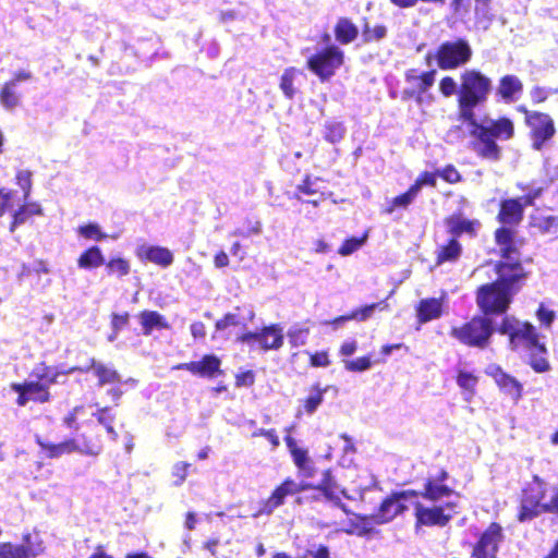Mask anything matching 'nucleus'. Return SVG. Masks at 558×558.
Returning <instances> with one entry per match:
<instances>
[{
    "label": "nucleus",
    "instance_id": "nucleus-1",
    "mask_svg": "<svg viewBox=\"0 0 558 558\" xmlns=\"http://www.w3.org/2000/svg\"><path fill=\"white\" fill-rule=\"evenodd\" d=\"M496 243L499 246L504 262L495 266L496 281L483 284L476 292V304L483 315H475L471 320L460 327H453L450 336L460 343L478 349H485L490 338L498 331L490 315H499L507 312L512 296L519 291L518 283L526 274L519 260L518 243L514 232L501 227L495 232Z\"/></svg>",
    "mask_w": 558,
    "mask_h": 558
},
{
    "label": "nucleus",
    "instance_id": "nucleus-2",
    "mask_svg": "<svg viewBox=\"0 0 558 558\" xmlns=\"http://www.w3.org/2000/svg\"><path fill=\"white\" fill-rule=\"evenodd\" d=\"M498 332L509 336L511 350L519 351L522 349L529 353V364L536 373H545L550 369V364L546 357L547 348L545 343L539 342V335L532 324L506 316L499 325Z\"/></svg>",
    "mask_w": 558,
    "mask_h": 558
},
{
    "label": "nucleus",
    "instance_id": "nucleus-3",
    "mask_svg": "<svg viewBox=\"0 0 558 558\" xmlns=\"http://www.w3.org/2000/svg\"><path fill=\"white\" fill-rule=\"evenodd\" d=\"M470 134L476 140L475 153L487 160L498 161L501 158V149L496 140L507 141L513 136L514 128L511 120L500 118L498 120L468 121Z\"/></svg>",
    "mask_w": 558,
    "mask_h": 558
},
{
    "label": "nucleus",
    "instance_id": "nucleus-4",
    "mask_svg": "<svg viewBox=\"0 0 558 558\" xmlns=\"http://www.w3.org/2000/svg\"><path fill=\"white\" fill-rule=\"evenodd\" d=\"M492 90L493 82L488 76L478 70H464L460 74L459 118L464 122L476 120L475 108L488 100Z\"/></svg>",
    "mask_w": 558,
    "mask_h": 558
},
{
    "label": "nucleus",
    "instance_id": "nucleus-5",
    "mask_svg": "<svg viewBox=\"0 0 558 558\" xmlns=\"http://www.w3.org/2000/svg\"><path fill=\"white\" fill-rule=\"evenodd\" d=\"M546 512L558 513V487L535 475L522 490L518 520L531 521Z\"/></svg>",
    "mask_w": 558,
    "mask_h": 558
},
{
    "label": "nucleus",
    "instance_id": "nucleus-6",
    "mask_svg": "<svg viewBox=\"0 0 558 558\" xmlns=\"http://www.w3.org/2000/svg\"><path fill=\"white\" fill-rule=\"evenodd\" d=\"M411 505L414 507L416 520L415 529L420 526H446L457 512V501L447 500L441 505L422 502L413 498Z\"/></svg>",
    "mask_w": 558,
    "mask_h": 558
},
{
    "label": "nucleus",
    "instance_id": "nucleus-7",
    "mask_svg": "<svg viewBox=\"0 0 558 558\" xmlns=\"http://www.w3.org/2000/svg\"><path fill=\"white\" fill-rule=\"evenodd\" d=\"M473 56L470 43L464 38L447 40L439 45L435 53L437 65L441 70H454L465 65Z\"/></svg>",
    "mask_w": 558,
    "mask_h": 558
},
{
    "label": "nucleus",
    "instance_id": "nucleus-8",
    "mask_svg": "<svg viewBox=\"0 0 558 558\" xmlns=\"http://www.w3.org/2000/svg\"><path fill=\"white\" fill-rule=\"evenodd\" d=\"M343 57V51L339 47L330 45L307 59V69L325 82L341 66Z\"/></svg>",
    "mask_w": 558,
    "mask_h": 558
},
{
    "label": "nucleus",
    "instance_id": "nucleus-9",
    "mask_svg": "<svg viewBox=\"0 0 558 558\" xmlns=\"http://www.w3.org/2000/svg\"><path fill=\"white\" fill-rule=\"evenodd\" d=\"M416 497L417 492L415 490L393 493L381 502L378 512L373 514L371 520L376 524L387 523L408 509L404 505L405 501L411 504L412 499Z\"/></svg>",
    "mask_w": 558,
    "mask_h": 558
},
{
    "label": "nucleus",
    "instance_id": "nucleus-10",
    "mask_svg": "<svg viewBox=\"0 0 558 558\" xmlns=\"http://www.w3.org/2000/svg\"><path fill=\"white\" fill-rule=\"evenodd\" d=\"M526 113V123L531 128L532 138H533V148L536 150H541L544 144L549 141L555 134V125L553 119L542 112L537 111H527Z\"/></svg>",
    "mask_w": 558,
    "mask_h": 558
},
{
    "label": "nucleus",
    "instance_id": "nucleus-11",
    "mask_svg": "<svg viewBox=\"0 0 558 558\" xmlns=\"http://www.w3.org/2000/svg\"><path fill=\"white\" fill-rule=\"evenodd\" d=\"M283 328L278 324L264 327L260 331H247L238 337L242 343L257 341L265 351L279 350L283 344Z\"/></svg>",
    "mask_w": 558,
    "mask_h": 558
},
{
    "label": "nucleus",
    "instance_id": "nucleus-12",
    "mask_svg": "<svg viewBox=\"0 0 558 558\" xmlns=\"http://www.w3.org/2000/svg\"><path fill=\"white\" fill-rule=\"evenodd\" d=\"M502 538L501 526L497 523H492L488 529L482 534L477 544L473 549L474 558H496L498 545Z\"/></svg>",
    "mask_w": 558,
    "mask_h": 558
},
{
    "label": "nucleus",
    "instance_id": "nucleus-13",
    "mask_svg": "<svg viewBox=\"0 0 558 558\" xmlns=\"http://www.w3.org/2000/svg\"><path fill=\"white\" fill-rule=\"evenodd\" d=\"M315 489L322 492L326 500L331 502L335 507L340 508L344 513H350L347 506L341 501L340 494L345 498H350L345 489H340L331 470H326L323 473L320 483L315 486Z\"/></svg>",
    "mask_w": 558,
    "mask_h": 558
},
{
    "label": "nucleus",
    "instance_id": "nucleus-14",
    "mask_svg": "<svg viewBox=\"0 0 558 558\" xmlns=\"http://www.w3.org/2000/svg\"><path fill=\"white\" fill-rule=\"evenodd\" d=\"M220 365L221 361L218 356L215 354H206L201 361L182 363L178 365L177 368L189 371L199 377L213 378L216 374L220 373Z\"/></svg>",
    "mask_w": 558,
    "mask_h": 558
},
{
    "label": "nucleus",
    "instance_id": "nucleus-15",
    "mask_svg": "<svg viewBox=\"0 0 558 558\" xmlns=\"http://www.w3.org/2000/svg\"><path fill=\"white\" fill-rule=\"evenodd\" d=\"M422 498L428 504L441 505L447 500H452V497H458L452 488L439 481H426L423 492H417V499Z\"/></svg>",
    "mask_w": 558,
    "mask_h": 558
},
{
    "label": "nucleus",
    "instance_id": "nucleus-16",
    "mask_svg": "<svg viewBox=\"0 0 558 558\" xmlns=\"http://www.w3.org/2000/svg\"><path fill=\"white\" fill-rule=\"evenodd\" d=\"M487 374L493 376L498 387L514 401L521 398L522 385L514 377L506 374L499 366H489Z\"/></svg>",
    "mask_w": 558,
    "mask_h": 558
},
{
    "label": "nucleus",
    "instance_id": "nucleus-17",
    "mask_svg": "<svg viewBox=\"0 0 558 558\" xmlns=\"http://www.w3.org/2000/svg\"><path fill=\"white\" fill-rule=\"evenodd\" d=\"M136 255L140 259H146L163 268L169 267L173 263L172 252L159 245H141L136 251Z\"/></svg>",
    "mask_w": 558,
    "mask_h": 558
},
{
    "label": "nucleus",
    "instance_id": "nucleus-18",
    "mask_svg": "<svg viewBox=\"0 0 558 558\" xmlns=\"http://www.w3.org/2000/svg\"><path fill=\"white\" fill-rule=\"evenodd\" d=\"M524 207L520 198H508L500 203L498 220L502 225H518L523 218Z\"/></svg>",
    "mask_w": 558,
    "mask_h": 558
},
{
    "label": "nucleus",
    "instance_id": "nucleus-19",
    "mask_svg": "<svg viewBox=\"0 0 558 558\" xmlns=\"http://www.w3.org/2000/svg\"><path fill=\"white\" fill-rule=\"evenodd\" d=\"M523 92V84L515 75H505L500 78L497 94L508 104L519 99Z\"/></svg>",
    "mask_w": 558,
    "mask_h": 558
},
{
    "label": "nucleus",
    "instance_id": "nucleus-20",
    "mask_svg": "<svg viewBox=\"0 0 558 558\" xmlns=\"http://www.w3.org/2000/svg\"><path fill=\"white\" fill-rule=\"evenodd\" d=\"M143 335L149 336L155 329H169V324L165 316L156 311H143L138 315Z\"/></svg>",
    "mask_w": 558,
    "mask_h": 558
},
{
    "label": "nucleus",
    "instance_id": "nucleus-21",
    "mask_svg": "<svg viewBox=\"0 0 558 558\" xmlns=\"http://www.w3.org/2000/svg\"><path fill=\"white\" fill-rule=\"evenodd\" d=\"M37 444L47 451L46 457L57 459L63 454H70L78 450V444L75 439H66L60 444H50L37 438Z\"/></svg>",
    "mask_w": 558,
    "mask_h": 558
},
{
    "label": "nucleus",
    "instance_id": "nucleus-22",
    "mask_svg": "<svg viewBox=\"0 0 558 558\" xmlns=\"http://www.w3.org/2000/svg\"><path fill=\"white\" fill-rule=\"evenodd\" d=\"M448 232L453 236H460L462 234H473L475 231V225L477 221L469 220L461 215H452L445 221Z\"/></svg>",
    "mask_w": 558,
    "mask_h": 558
},
{
    "label": "nucleus",
    "instance_id": "nucleus-23",
    "mask_svg": "<svg viewBox=\"0 0 558 558\" xmlns=\"http://www.w3.org/2000/svg\"><path fill=\"white\" fill-rule=\"evenodd\" d=\"M442 313V304L440 299H424L417 306V317L421 323L439 318Z\"/></svg>",
    "mask_w": 558,
    "mask_h": 558
},
{
    "label": "nucleus",
    "instance_id": "nucleus-24",
    "mask_svg": "<svg viewBox=\"0 0 558 558\" xmlns=\"http://www.w3.org/2000/svg\"><path fill=\"white\" fill-rule=\"evenodd\" d=\"M22 94L17 90L14 82L7 81L0 88V104L8 110L13 111L21 105Z\"/></svg>",
    "mask_w": 558,
    "mask_h": 558
},
{
    "label": "nucleus",
    "instance_id": "nucleus-25",
    "mask_svg": "<svg viewBox=\"0 0 558 558\" xmlns=\"http://www.w3.org/2000/svg\"><path fill=\"white\" fill-rule=\"evenodd\" d=\"M92 366L100 387L109 384H121L122 376L112 367L92 359Z\"/></svg>",
    "mask_w": 558,
    "mask_h": 558
},
{
    "label": "nucleus",
    "instance_id": "nucleus-26",
    "mask_svg": "<svg viewBox=\"0 0 558 558\" xmlns=\"http://www.w3.org/2000/svg\"><path fill=\"white\" fill-rule=\"evenodd\" d=\"M357 35L359 29L351 20L348 17H340L338 20L335 27V36L340 44H350L357 37Z\"/></svg>",
    "mask_w": 558,
    "mask_h": 558
},
{
    "label": "nucleus",
    "instance_id": "nucleus-27",
    "mask_svg": "<svg viewBox=\"0 0 558 558\" xmlns=\"http://www.w3.org/2000/svg\"><path fill=\"white\" fill-rule=\"evenodd\" d=\"M436 73V70H430L422 74H416L415 70H410L407 73L405 78L408 82H416L417 101H421V95L426 93L434 85Z\"/></svg>",
    "mask_w": 558,
    "mask_h": 558
},
{
    "label": "nucleus",
    "instance_id": "nucleus-28",
    "mask_svg": "<svg viewBox=\"0 0 558 558\" xmlns=\"http://www.w3.org/2000/svg\"><path fill=\"white\" fill-rule=\"evenodd\" d=\"M104 263L105 256L98 246H90L77 259V266L82 269L97 268L104 265Z\"/></svg>",
    "mask_w": 558,
    "mask_h": 558
},
{
    "label": "nucleus",
    "instance_id": "nucleus-29",
    "mask_svg": "<svg viewBox=\"0 0 558 558\" xmlns=\"http://www.w3.org/2000/svg\"><path fill=\"white\" fill-rule=\"evenodd\" d=\"M33 215H43V209L39 204L27 203L21 206L13 215V221L10 226V231L14 232L19 226L25 223L26 220Z\"/></svg>",
    "mask_w": 558,
    "mask_h": 558
},
{
    "label": "nucleus",
    "instance_id": "nucleus-30",
    "mask_svg": "<svg viewBox=\"0 0 558 558\" xmlns=\"http://www.w3.org/2000/svg\"><path fill=\"white\" fill-rule=\"evenodd\" d=\"M92 415L106 428L110 439L117 441L118 433L113 428L116 414L112 413L111 409L109 407L99 408Z\"/></svg>",
    "mask_w": 558,
    "mask_h": 558
},
{
    "label": "nucleus",
    "instance_id": "nucleus-31",
    "mask_svg": "<svg viewBox=\"0 0 558 558\" xmlns=\"http://www.w3.org/2000/svg\"><path fill=\"white\" fill-rule=\"evenodd\" d=\"M462 253V246L457 239H451L447 245L439 248L437 254V265L446 262H456Z\"/></svg>",
    "mask_w": 558,
    "mask_h": 558
},
{
    "label": "nucleus",
    "instance_id": "nucleus-32",
    "mask_svg": "<svg viewBox=\"0 0 558 558\" xmlns=\"http://www.w3.org/2000/svg\"><path fill=\"white\" fill-rule=\"evenodd\" d=\"M345 133L347 129L340 121L328 120L324 124V138L331 144L341 142Z\"/></svg>",
    "mask_w": 558,
    "mask_h": 558
},
{
    "label": "nucleus",
    "instance_id": "nucleus-33",
    "mask_svg": "<svg viewBox=\"0 0 558 558\" xmlns=\"http://www.w3.org/2000/svg\"><path fill=\"white\" fill-rule=\"evenodd\" d=\"M24 385L32 401L45 403L50 400L48 385L35 380L25 381Z\"/></svg>",
    "mask_w": 558,
    "mask_h": 558
},
{
    "label": "nucleus",
    "instance_id": "nucleus-34",
    "mask_svg": "<svg viewBox=\"0 0 558 558\" xmlns=\"http://www.w3.org/2000/svg\"><path fill=\"white\" fill-rule=\"evenodd\" d=\"M300 72L295 68H288L280 77L279 87L288 99H293L296 94L294 81Z\"/></svg>",
    "mask_w": 558,
    "mask_h": 558
},
{
    "label": "nucleus",
    "instance_id": "nucleus-35",
    "mask_svg": "<svg viewBox=\"0 0 558 558\" xmlns=\"http://www.w3.org/2000/svg\"><path fill=\"white\" fill-rule=\"evenodd\" d=\"M287 495L279 488V486L274 490L271 496L264 502L263 507L258 510L254 517H259L263 514H271L275 509L281 506L284 502V498Z\"/></svg>",
    "mask_w": 558,
    "mask_h": 558
},
{
    "label": "nucleus",
    "instance_id": "nucleus-36",
    "mask_svg": "<svg viewBox=\"0 0 558 558\" xmlns=\"http://www.w3.org/2000/svg\"><path fill=\"white\" fill-rule=\"evenodd\" d=\"M387 27L385 25H375L372 27L365 20L362 31L363 40L365 43L379 41L387 36Z\"/></svg>",
    "mask_w": 558,
    "mask_h": 558
},
{
    "label": "nucleus",
    "instance_id": "nucleus-37",
    "mask_svg": "<svg viewBox=\"0 0 558 558\" xmlns=\"http://www.w3.org/2000/svg\"><path fill=\"white\" fill-rule=\"evenodd\" d=\"M457 384L465 391L464 399L469 400L473 395L477 378L469 372L460 371L457 377Z\"/></svg>",
    "mask_w": 558,
    "mask_h": 558
},
{
    "label": "nucleus",
    "instance_id": "nucleus-38",
    "mask_svg": "<svg viewBox=\"0 0 558 558\" xmlns=\"http://www.w3.org/2000/svg\"><path fill=\"white\" fill-rule=\"evenodd\" d=\"M416 196H417V185H411L410 189L405 193H403L392 199L391 206L387 209V213L391 214L393 211V209L398 208V207L407 208L415 199Z\"/></svg>",
    "mask_w": 558,
    "mask_h": 558
},
{
    "label": "nucleus",
    "instance_id": "nucleus-39",
    "mask_svg": "<svg viewBox=\"0 0 558 558\" xmlns=\"http://www.w3.org/2000/svg\"><path fill=\"white\" fill-rule=\"evenodd\" d=\"M0 558H28V550L23 545L0 543Z\"/></svg>",
    "mask_w": 558,
    "mask_h": 558
},
{
    "label": "nucleus",
    "instance_id": "nucleus-40",
    "mask_svg": "<svg viewBox=\"0 0 558 558\" xmlns=\"http://www.w3.org/2000/svg\"><path fill=\"white\" fill-rule=\"evenodd\" d=\"M325 392L326 389H320L318 386L311 391L310 396L304 401V409L308 415L314 414L323 403Z\"/></svg>",
    "mask_w": 558,
    "mask_h": 558
},
{
    "label": "nucleus",
    "instance_id": "nucleus-41",
    "mask_svg": "<svg viewBox=\"0 0 558 558\" xmlns=\"http://www.w3.org/2000/svg\"><path fill=\"white\" fill-rule=\"evenodd\" d=\"M308 333V328L301 327L300 325H293L288 330L289 342L294 348L302 347L306 343Z\"/></svg>",
    "mask_w": 558,
    "mask_h": 558
},
{
    "label": "nucleus",
    "instance_id": "nucleus-42",
    "mask_svg": "<svg viewBox=\"0 0 558 558\" xmlns=\"http://www.w3.org/2000/svg\"><path fill=\"white\" fill-rule=\"evenodd\" d=\"M77 232L83 238L95 241H101L107 238V234L101 231L99 225L93 222L85 226H80Z\"/></svg>",
    "mask_w": 558,
    "mask_h": 558
},
{
    "label": "nucleus",
    "instance_id": "nucleus-43",
    "mask_svg": "<svg viewBox=\"0 0 558 558\" xmlns=\"http://www.w3.org/2000/svg\"><path fill=\"white\" fill-rule=\"evenodd\" d=\"M366 240H367V234H364L361 238L353 236V238L347 239L343 242V244L340 246L338 253L341 256L351 255L352 253L357 251L361 246H363L364 243L366 242Z\"/></svg>",
    "mask_w": 558,
    "mask_h": 558
},
{
    "label": "nucleus",
    "instance_id": "nucleus-44",
    "mask_svg": "<svg viewBox=\"0 0 558 558\" xmlns=\"http://www.w3.org/2000/svg\"><path fill=\"white\" fill-rule=\"evenodd\" d=\"M323 181L319 178H312L306 175V178L298 185V191L306 195H314L320 193Z\"/></svg>",
    "mask_w": 558,
    "mask_h": 558
},
{
    "label": "nucleus",
    "instance_id": "nucleus-45",
    "mask_svg": "<svg viewBox=\"0 0 558 558\" xmlns=\"http://www.w3.org/2000/svg\"><path fill=\"white\" fill-rule=\"evenodd\" d=\"M231 326H242L244 328L245 323L243 318H241L240 315L235 313H228L223 316V318L216 322L217 331L226 330L228 327Z\"/></svg>",
    "mask_w": 558,
    "mask_h": 558
},
{
    "label": "nucleus",
    "instance_id": "nucleus-46",
    "mask_svg": "<svg viewBox=\"0 0 558 558\" xmlns=\"http://www.w3.org/2000/svg\"><path fill=\"white\" fill-rule=\"evenodd\" d=\"M344 368L348 372H365L372 367V361L369 356H362L355 360H344Z\"/></svg>",
    "mask_w": 558,
    "mask_h": 558
},
{
    "label": "nucleus",
    "instance_id": "nucleus-47",
    "mask_svg": "<svg viewBox=\"0 0 558 558\" xmlns=\"http://www.w3.org/2000/svg\"><path fill=\"white\" fill-rule=\"evenodd\" d=\"M109 274H117L119 277H124L130 272V264L123 258H112L107 263Z\"/></svg>",
    "mask_w": 558,
    "mask_h": 558
},
{
    "label": "nucleus",
    "instance_id": "nucleus-48",
    "mask_svg": "<svg viewBox=\"0 0 558 558\" xmlns=\"http://www.w3.org/2000/svg\"><path fill=\"white\" fill-rule=\"evenodd\" d=\"M16 183L24 192V201L29 197L32 190V172L29 170H20L16 173Z\"/></svg>",
    "mask_w": 558,
    "mask_h": 558
},
{
    "label": "nucleus",
    "instance_id": "nucleus-49",
    "mask_svg": "<svg viewBox=\"0 0 558 558\" xmlns=\"http://www.w3.org/2000/svg\"><path fill=\"white\" fill-rule=\"evenodd\" d=\"M460 85L451 76H446L439 82V90L445 97L459 96Z\"/></svg>",
    "mask_w": 558,
    "mask_h": 558
},
{
    "label": "nucleus",
    "instance_id": "nucleus-50",
    "mask_svg": "<svg viewBox=\"0 0 558 558\" xmlns=\"http://www.w3.org/2000/svg\"><path fill=\"white\" fill-rule=\"evenodd\" d=\"M302 558H331L329 548L325 545L313 544L306 549Z\"/></svg>",
    "mask_w": 558,
    "mask_h": 558
},
{
    "label": "nucleus",
    "instance_id": "nucleus-51",
    "mask_svg": "<svg viewBox=\"0 0 558 558\" xmlns=\"http://www.w3.org/2000/svg\"><path fill=\"white\" fill-rule=\"evenodd\" d=\"M380 305H381V303H378V304L374 303V304L365 305L364 307L352 312L351 318L360 320V322H365L374 314L375 310Z\"/></svg>",
    "mask_w": 558,
    "mask_h": 558
},
{
    "label": "nucleus",
    "instance_id": "nucleus-52",
    "mask_svg": "<svg viewBox=\"0 0 558 558\" xmlns=\"http://www.w3.org/2000/svg\"><path fill=\"white\" fill-rule=\"evenodd\" d=\"M262 231V225L259 221H255L254 223L248 222L246 228H238L235 229L231 235L233 236H242L248 238L251 234H259Z\"/></svg>",
    "mask_w": 558,
    "mask_h": 558
},
{
    "label": "nucleus",
    "instance_id": "nucleus-53",
    "mask_svg": "<svg viewBox=\"0 0 558 558\" xmlns=\"http://www.w3.org/2000/svg\"><path fill=\"white\" fill-rule=\"evenodd\" d=\"M189 463L178 462L173 465L172 475L177 477L174 485L180 486L186 478Z\"/></svg>",
    "mask_w": 558,
    "mask_h": 558
},
{
    "label": "nucleus",
    "instance_id": "nucleus-54",
    "mask_svg": "<svg viewBox=\"0 0 558 558\" xmlns=\"http://www.w3.org/2000/svg\"><path fill=\"white\" fill-rule=\"evenodd\" d=\"M11 389L13 391H15L16 393H19L16 403L20 407H25L29 401H32L31 396H28V393L26 391V387H25L24 383L23 384L14 383L11 385Z\"/></svg>",
    "mask_w": 558,
    "mask_h": 558
},
{
    "label": "nucleus",
    "instance_id": "nucleus-55",
    "mask_svg": "<svg viewBox=\"0 0 558 558\" xmlns=\"http://www.w3.org/2000/svg\"><path fill=\"white\" fill-rule=\"evenodd\" d=\"M536 316L543 325L549 327L555 319V312L541 304L536 312Z\"/></svg>",
    "mask_w": 558,
    "mask_h": 558
},
{
    "label": "nucleus",
    "instance_id": "nucleus-56",
    "mask_svg": "<svg viewBox=\"0 0 558 558\" xmlns=\"http://www.w3.org/2000/svg\"><path fill=\"white\" fill-rule=\"evenodd\" d=\"M290 453L298 469L302 468L305 463L311 461L307 450L305 449L298 447L296 449H293Z\"/></svg>",
    "mask_w": 558,
    "mask_h": 558
},
{
    "label": "nucleus",
    "instance_id": "nucleus-57",
    "mask_svg": "<svg viewBox=\"0 0 558 558\" xmlns=\"http://www.w3.org/2000/svg\"><path fill=\"white\" fill-rule=\"evenodd\" d=\"M437 174L433 172H424L413 185H417V194L423 185L436 186Z\"/></svg>",
    "mask_w": 558,
    "mask_h": 558
},
{
    "label": "nucleus",
    "instance_id": "nucleus-58",
    "mask_svg": "<svg viewBox=\"0 0 558 558\" xmlns=\"http://www.w3.org/2000/svg\"><path fill=\"white\" fill-rule=\"evenodd\" d=\"M84 411V407L82 405H78V407H75L72 412H70L63 420V423L66 427L69 428H73L75 430L78 429V425L76 423V420H77V416L81 412Z\"/></svg>",
    "mask_w": 558,
    "mask_h": 558
},
{
    "label": "nucleus",
    "instance_id": "nucleus-59",
    "mask_svg": "<svg viewBox=\"0 0 558 558\" xmlns=\"http://www.w3.org/2000/svg\"><path fill=\"white\" fill-rule=\"evenodd\" d=\"M311 364L314 367H326L330 364L328 354L326 352H316L311 355Z\"/></svg>",
    "mask_w": 558,
    "mask_h": 558
},
{
    "label": "nucleus",
    "instance_id": "nucleus-60",
    "mask_svg": "<svg viewBox=\"0 0 558 558\" xmlns=\"http://www.w3.org/2000/svg\"><path fill=\"white\" fill-rule=\"evenodd\" d=\"M440 177L449 182V183H456L458 181H460V173L456 170L454 167L452 166H447L441 172H440Z\"/></svg>",
    "mask_w": 558,
    "mask_h": 558
},
{
    "label": "nucleus",
    "instance_id": "nucleus-61",
    "mask_svg": "<svg viewBox=\"0 0 558 558\" xmlns=\"http://www.w3.org/2000/svg\"><path fill=\"white\" fill-rule=\"evenodd\" d=\"M253 436H264L265 438H267L274 448H277L280 444L279 441V437L277 436L275 429H264V428H260L258 430H256Z\"/></svg>",
    "mask_w": 558,
    "mask_h": 558
},
{
    "label": "nucleus",
    "instance_id": "nucleus-62",
    "mask_svg": "<svg viewBox=\"0 0 558 558\" xmlns=\"http://www.w3.org/2000/svg\"><path fill=\"white\" fill-rule=\"evenodd\" d=\"M541 228L544 232H547V233L556 232L558 229V217L548 216V217L544 218L541 223Z\"/></svg>",
    "mask_w": 558,
    "mask_h": 558
},
{
    "label": "nucleus",
    "instance_id": "nucleus-63",
    "mask_svg": "<svg viewBox=\"0 0 558 558\" xmlns=\"http://www.w3.org/2000/svg\"><path fill=\"white\" fill-rule=\"evenodd\" d=\"M254 373L246 371L236 375V386L251 387L254 384Z\"/></svg>",
    "mask_w": 558,
    "mask_h": 558
},
{
    "label": "nucleus",
    "instance_id": "nucleus-64",
    "mask_svg": "<svg viewBox=\"0 0 558 558\" xmlns=\"http://www.w3.org/2000/svg\"><path fill=\"white\" fill-rule=\"evenodd\" d=\"M543 193V187L532 189L526 195H524L521 199L523 207L533 206L536 198H538Z\"/></svg>",
    "mask_w": 558,
    "mask_h": 558
}]
</instances>
